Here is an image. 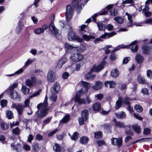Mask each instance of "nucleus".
Here are the masks:
<instances>
[{"instance_id":"1","label":"nucleus","mask_w":152,"mask_h":152,"mask_svg":"<svg viewBox=\"0 0 152 152\" xmlns=\"http://www.w3.org/2000/svg\"><path fill=\"white\" fill-rule=\"evenodd\" d=\"M48 99L46 97L43 103H40L37 106L38 110L35 114V115L38 118H41L46 116L48 113L49 107H48Z\"/></svg>"},{"instance_id":"2","label":"nucleus","mask_w":152,"mask_h":152,"mask_svg":"<svg viewBox=\"0 0 152 152\" xmlns=\"http://www.w3.org/2000/svg\"><path fill=\"white\" fill-rule=\"evenodd\" d=\"M65 47L66 50L69 53H73L75 50L77 51L81 52L86 49L85 46L83 45H80L79 47H78V46L71 45L67 43H65Z\"/></svg>"},{"instance_id":"3","label":"nucleus","mask_w":152,"mask_h":152,"mask_svg":"<svg viewBox=\"0 0 152 152\" xmlns=\"http://www.w3.org/2000/svg\"><path fill=\"white\" fill-rule=\"evenodd\" d=\"M137 42L138 41L137 40H135L131 42L129 45H120L118 46L115 49L113 50L112 52L114 53L116 51L119 50L121 48H131L132 51L134 53L136 52L138 49V47L137 45H136L134 46V45L137 44Z\"/></svg>"},{"instance_id":"4","label":"nucleus","mask_w":152,"mask_h":152,"mask_svg":"<svg viewBox=\"0 0 152 152\" xmlns=\"http://www.w3.org/2000/svg\"><path fill=\"white\" fill-rule=\"evenodd\" d=\"M60 89V85L57 82L55 83L51 88L50 91L52 95L50 98L51 100L55 101L57 98V96L56 94Z\"/></svg>"},{"instance_id":"5","label":"nucleus","mask_w":152,"mask_h":152,"mask_svg":"<svg viewBox=\"0 0 152 152\" xmlns=\"http://www.w3.org/2000/svg\"><path fill=\"white\" fill-rule=\"evenodd\" d=\"M67 38L69 41H72L75 40L78 42L83 41L82 38L79 37L77 35L72 31H69L67 34Z\"/></svg>"},{"instance_id":"6","label":"nucleus","mask_w":152,"mask_h":152,"mask_svg":"<svg viewBox=\"0 0 152 152\" xmlns=\"http://www.w3.org/2000/svg\"><path fill=\"white\" fill-rule=\"evenodd\" d=\"M49 29L50 32L55 35L57 39H61V35L58 32V29L55 27L54 23L52 21L49 25Z\"/></svg>"},{"instance_id":"7","label":"nucleus","mask_w":152,"mask_h":152,"mask_svg":"<svg viewBox=\"0 0 152 152\" xmlns=\"http://www.w3.org/2000/svg\"><path fill=\"white\" fill-rule=\"evenodd\" d=\"M83 90L81 89L79 90L76 94L75 99V102L78 103L79 104H85L86 103V101L84 99H81L80 96L84 94Z\"/></svg>"},{"instance_id":"8","label":"nucleus","mask_w":152,"mask_h":152,"mask_svg":"<svg viewBox=\"0 0 152 152\" xmlns=\"http://www.w3.org/2000/svg\"><path fill=\"white\" fill-rule=\"evenodd\" d=\"M81 0H72V5L73 7H77V13L80 12V10L82 9V7L84 6L85 4L81 3L78 5L80 2H81Z\"/></svg>"},{"instance_id":"9","label":"nucleus","mask_w":152,"mask_h":152,"mask_svg":"<svg viewBox=\"0 0 152 152\" xmlns=\"http://www.w3.org/2000/svg\"><path fill=\"white\" fill-rule=\"evenodd\" d=\"M37 78L34 75H33L30 77V79H26L25 81V84L29 87L35 86L36 84Z\"/></svg>"},{"instance_id":"10","label":"nucleus","mask_w":152,"mask_h":152,"mask_svg":"<svg viewBox=\"0 0 152 152\" xmlns=\"http://www.w3.org/2000/svg\"><path fill=\"white\" fill-rule=\"evenodd\" d=\"M65 15L66 19L69 21L72 16L74 10L70 5L66 6Z\"/></svg>"},{"instance_id":"11","label":"nucleus","mask_w":152,"mask_h":152,"mask_svg":"<svg viewBox=\"0 0 152 152\" xmlns=\"http://www.w3.org/2000/svg\"><path fill=\"white\" fill-rule=\"evenodd\" d=\"M115 126L119 128H126V130L125 131V132L127 134L130 135L132 134V133L130 130L131 127L129 126L128 125L125 127L124 123L119 122H117L115 123Z\"/></svg>"},{"instance_id":"12","label":"nucleus","mask_w":152,"mask_h":152,"mask_svg":"<svg viewBox=\"0 0 152 152\" xmlns=\"http://www.w3.org/2000/svg\"><path fill=\"white\" fill-rule=\"evenodd\" d=\"M11 107L12 108L16 109L19 115H22L24 108L23 105L20 104H16L14 103H12Z\"/></svg>"},{"instance_id":"13","label":"nucleus","mask_w":152,"mask_h":152,"mask_svg":"<svg viewBox=\"0 0 152 152\" xmlns=\"http://www.w3.org/2000/svg\"><path fill=\"white\" fill-rule=\"evenodd\" d=\"M83 58V55L79 53L72 54L70 57V59L73 61L78 62L81 60Z\"/></svg>"},{"instance_id":"14","label":"nucleus","mask_w":152,"mask_h":152,"mask_svg":"<svg viewBox=\"0 0 152 152\" xmlns=\"http://www.w3.org/2000/svg\"><path fill=\"white\" fill-rule=\"evenodd\" d=\"M105 64V61H102L98 65H94L91 69L93 72L94 71L96 72H97L100 71L104 68V66Z\"/></svg>"},{"instance_id":"15","label":"nucleus","mask_w":152,"mask_h":152,"mask_svg":"<svg viewBox=\"0 0 152 152\" xmlns=\"http://www.w3.org/2000/svg\"><path fill=\"white\" fill-rule=\"evenodd\" d=\"M56 78V74L52 70H49L47 75V80L50 83L53 82Z\"/></svg>"},{"instance_id":"16","label":"nucleus","mask_w":152,"mask_h":152,"mask_svg":"<svg viewBox=\"0 0 152 152\" xmlns=\"http://www.w3.org/2000/svg\"><path fill=\"white\" fill-rule=\"evenodd\" d=\"M11 97L13 99L17 102H19L21 100V96L17 92L14 91L13 92L10 93Z\"/></svg>"},{"instance_id":"17","label":"nucleus","mask_w":152,"mask_h":152,"mask_svg":"<svg viewBox=\"0 0 152 152\" xmlns=\"http://www.w3.org/2000/svg\"><path fill=\"white\" fill-rule=\"evenodd\" d=\"M48 26L46 25H43L41 28H39L35 29L34 31V33L37 34H39L43 33L45 30L48 28Z\"/></svg>"},{"instance_id":"18","label":"nucleus","mask_w":152,"mask_h":152,"mask_svg":"<svg viewBox=\"0 0 152 152\" xmlns=\"http://www.w3.org/2000/svg\"><path fill=\"white\" fill-rule=\"evenodd\" d=\"M111 143L113 145H118L119 147H120L122 145V140L121 138H113L111 139Z\"/></svg>"},{"instance_id":"19","label":"nucleus","mask_w":152,"mask_h":152,"mask_svg":"<svg viewBox=\"0 0 152 152\" xmlns=\"http://www.w3.org/2000/svg\"><path fill=\"white\" fill-rule=\"evenodd\" d=\"M116 33L115 32L113 31L110 33L107 32L104 33V34H102L100 37V38L102 39L109 38L112 37L114 35H115Z\"/></svg>"},{"instance_id":"20","label":"nucleus","mask_w":152,"mask_h":152,"mask_svg":"<svg viewBox=\"0 0 152 152\" xmlns=\"http://www.w3.org/2000/svg\"><path fill=\"white\" fill-rule=\"evenodd\" d=\"M123 103V99L121 96L118 97V99L116 102L115 108L116 110H117L120 108Z\"/></svg>"},{"instance_id":"21","label":"nucleus","mask_w":152,"mask_h":152,"mask_svg":"<svg viewBox=\"0 0 152 152\" xmlns=\"http://www.w3.org/2000/svg\"><path fill=\"white\" fill-rule=\"evenodd\" d=\"M107 12H107V10L106 9H104L101 12H100L98 13L94 14L92 16V19L94 20V21L95 23L96 22V18L98 15H104L107 14Z\"/></svg>"},{"instance_id":"22","label":"nucleus","mask_w":152,"mask_h":152,"mask_svg":"<svg viewBox=\"0 0 152 152\" xmlns=\"http://www.w3.org/2000/svg\"><path fill=\"white\" fill-rule=\"evenodd\" d=\"M152 49V47L151 48H150L145 45H144L142 47L143 53L145 54H149L151 52V50Z\"/></svg>"},{"instance_id":"23","label":"nucleus","mask_w":152,"mask_h":152,"mask_svg":"<svg viewBox=\"0 0 152 152\" xmlns=\"http://www.w3.org/2000/svg\"><path fill=\"white\" fill-rule=\"evenodd\" d=\"M93 72L91 69L89 72L85 75V78L88 80H91L94 79L96 76V75L95 74L91 75Z\"/></svg>"},{"instance_id":"24","label":"nucleus","mask_w":152,"mask_h":152,"mask_svg":"<svg viewBox=\"0 0 152 152\" xmlns=\"http://www.w3.org/2000/svg\"><path fill=\"white\" fill-rule=\"evenodd\" d=\"M103 86L102 83L98 81L95 82V85L92 86V88L95 90L100 89Z\"/></svg>"},{"instance_id":"25","label":"nucleus","mask_w":152,"mask_h":152,"mask_svg":"<svg viewBox=\"0 0 152 152\" xmlns=\"http://www.w3.org/2000/svg\"><path fill=\"white\" fill-rule=\"evenodd\" d=\"M67 61V59L66 58H63L60 60L58 61L57 65L56 66V68L57 69H61L63 65Z\"/></svg>"},{"instance_id":"26","label":"nucleus","mask_w":152,"mask_h":152,"mask_svg":"<svg viewBox=\"0 0 152 152\" xmlns=\"http://www.w3.org/2000/svg\"><path fill=\"white\" fill-rule=\"evenodd\" d=\"M81 83L83 87L86 89L85 92H84V94L87 93L88 92V89L90 88V84L88 83L83 81L81 82Z\"/></svg>"},{"instance_id":"27","label":"nucleus","mask_w":152,"mask_h":152,"mask_svg":"<svg viewBox=\"0 0 152 152\" xmlns=\"http://www.w3.org/2000/svg\"><path fill=\"white\" fill-rule=\"evenodd\" d=\"M11 147L13 148L14 150L18 151V149L20 150L21 149V147L20 144L17 142H15L12 143L11 145Z\"/></svg>"},{"instance_id":"28","label":"nucleus","mask_w":152,"mask_h":152,"mask_svg":"<svg viewBox=\"0 0 152 152\" xmlns=\"http://www.w3.org/2000/svg\"><path fill=\"white\" fill-rule=\"evenodd\" d=\"M92 109L95 111H99L101 109V105L99 102H96L92 106Z\"/></svg>"},{"instance_id":"29","label":"nucleus","mask_w":152,"mask_h":152,"mask_svg":"<svg viewBox=\"0 0 152 152\" xmlns=\"http://www.w3.org/2000/svg\"><path fill=\"white\" fill-rule=\"evenodd\" d=\"M115 116L119 119H122L124 118L126 116V113L124 112H121L118 113H115Z\"/></svg>"},{"instance_id":"30","label":"nucleus","mask_w":152,"mask_h":152,"mask_svg":"<svg viewBox=\"0 0 152 152\" xmlns=\"http://www.w3.org/2000/svg\"><path fill=\"white\" fill-rule=\"evenodd\" d=\"M95 37L94 36L91 35L88 36L86 34H83L82 36V40H83L86 41H89L91 39H94Z\"/></svg>"},{"instance_id":"31","label":"nucleus","mask_w":152,"mask_h":152,"mask_svg":"<svg viewBox=\"0 0 152 152\" xmlns=\"http://www.w3.org/2000/svg\"><path fill=\"white\" fill-rule=\"evenodd\" d=\"M21 91L23 94L26 95L29 93L30 89L25 86L22 85Z\"/></svg>"},{"instance_id":"32","label":"nucleus","mask_w":152,"mask_h":152,"mask_svg":"<svg viewBox=\"0 0 152 152\" xmlns=\"http://www.w3.org/2000/svg\"><path fill=\"white\" fill-rule=\"evenodd\" d=\"M97 25L99 28V30L100 31H104L105 29V25L101 22H97Z\"/></svg>"},{"instance_id":"33","label":"nucleus","mask_w":152,"mask_h":152,"mask_svg":"<svg viewBox=\"0 0 152 152\" xmlns=\"http://www.w3.org/2000/svg\"><path fill=\"white\" fill-rule=\"evenodd\" d=\"M138 82L141 84L147 83L146 81L143 77H141L140 76H138L137 77Z\"/></svg>"},{"instance_id":"34","label":"nucleus","mask_w":152,"mask_h":152,"mask_svg":"<svg viewBox=\"0 0 152 152\" xmlns=\"http://www.w3.org/2000/svg\"><path fill=\"white\" fill-rule=\"evenodd\" d=\"M118 71L117 69H114L112 71L111 75L113 77L116 78L118 76Z\"/></svg>"},{"instance_id":"35","label":"nucleus","mask_w":152,"mask_h":152,"mask_svg":"<svg viewBox=\"0 0 152 152\" xmlns=\"http://www.w3.org/2000/svg\"><path fill=\"white\" fill-rule=\"evenodd\" d=\"M35 60V59L34 58H29L28 59L26 62L25 63V65L23 66V67H27L29 65L31 64L34 62Z\"/></svg>"},{"instance_id":"36","label":"nucleus","mask_w":152,"mask_h":152,"mask_svg":"<svg viewBox=\"0 0 152 152\" xmlns=\"http://www.w3.org/2000/svg\"><path fill=\"white\" fill-rule=\"evenodd\" d=\"M80 140L81 143L85 145L88 143V139L86 137L83 136L80 138Z\"/></svg>"},{"instance_id":"37","label":"nucleus","mask_w":152,"mask_h":152,"mask_svg":"<svg viewBox=\"0 0 152 152\" xmlns=\"http://www.w3.org/2000/svg\"><path fill=\"white\" fill-rule=\"evenodd\" d=\"M126 15H127L128 17V19L130 21V23L129 25H128V27H131L133 26L132 25V16L131 15L129 14L127 12H126Z\"/></svg>"},{"instance_id":"38","label":"nucleus","mask_w":152,"mask_h":152,"mask_svg":"<svg viewBox=\"0 0 152 152\" xmlns=\"http://www.w3.org/2000/svg\"><path fill=\"white\" fill-rule=\"evenodd\" d=\"M135 59L137 63H141L143 61V58L142 56L139 54H137L136 56Z\"/></svg>"},{"instance_id":"39","label":"nucleus","mask_w":152,"mask_h":152,"mask_svg":"<svg viewBox=\"0 0 152 152\" xmlns=\"http://www.w3.org/2000/svg\"><path fill=\"white\" fill-rule=\"evenodd\" d=\"M81 117L87 119L88 117V112L86 110H84L81 112Z\"/></svg>"},{"instance_id":"40","label":"nucleus","mask_w":152,"mask_h":152,"mask_svg":"<svg viewBox=\"0 0 152 152\" xmlns=\"http://www.w3.org/2000/svg\"><path fill=\"white\" fill-rule=\"evenodd\" d=\"M135 99H132L130 98L127 97H126L124 98V100H123V103H124L125 104L128 105L130 104V101H132L135 100Z\"/></svg>"},{"instance_id":"41","label":"nucleus","mask_w":152,"mask_h":152,"mask_svg":"<svg viewBox=\"0 0 152 152\" xmlns=\"http://www.w3.org/2000/svg\"><path fill=\"white\" fill-rule=\"evenodd\" d=\"M114 19L115 21L117 23L119 24H121L124 22V19L119 16H117L114 18Z\"/></svg>"},{"instance_id":"42","label":"nucleus","mask_w":152,"mask_h":152,"mask_svg":"<svg viewBox=\"0 0 152 152\" xmlns=\"http://www.w3.org/2000/svg\"><path fill=\"white\" fill-rule=\"evenodd\" d=\"M87 26L86 25L83 24L81 25L80 28V29L79 30L80 32V33L81 34H83L86 32V30L85 29V28Z\"/></svg>"},{"instance_id":"43","label":"nucleus","mask_w":152,"mask_h":152,"mask_svg":"<svg viewBox=\"0 0 152 152\" xmlns=\"http://www.w3.org/2000/svg\"><path fill=\"white\" fill-rule=\"evenodd\" d=\"M53 150L56 152H59L61 149V146L58 144L56 143L53 147Z\"/></svg>"},{"instance_id":"44","label":"nucleus","mask_w":152,"mask_h":152,"mask_svg":"<svg viewBox=\"0 0 152 152\" xmlns=\"http://www.w3.org/2000/svg\"><path fill=\"white\" fill-rule=\"evenodd\" d=\"M22 23L20 22H19V23L17 26L16 30V32L18 34H19L20 32L22 27H23Z\"/></svg>"},{"instance_id":"45","label":"nucleus","mask_w":152,"mask_h":152,"mask_svg":"<svg viewBox=\"0 0 152 152\" xmlns=\"http://www.w3.org/2000/svg\"><path fill=\"white\" fill-rule=\"evenodd\" d=\"M132 129L133 130L138 134H139L140 132V129L139 126L136 125L132 126Z\"/></svg>"},{"instance_id":"46","label":"nucleus","mask_w":152,"mask_h":152,"mask_svg":"<svg viewBox=\"0 0 152 152\" xmlns=\"http://www.w3.org/2000/svg\"><path fill=\"white\" fill-rule=\"evenodd\" d=\"M79 137V133L77 132H75L73 135L71 137V139L73 140H76Z\"/></svg>"},{"instance_id":"47","label":"nucleus","mask_w":152,"mask_h":152,"mask_svg":"<svg viewBox=\"0 0 152 152\" xmlns=\"http://www.w3.org/2000/svg\"><path fill=\"white\" fill-rule=\"evenodd\" d=\"M70 119V116L69 115H66L60 121L63 123H65L68 122Z\"/></svg>"},{"instance_id":"48","label":"nucleus","mask_w":152,"mask_h":152,"mask_svg":"<svg viewBox=\"0 0 152 152\" xmlns=\"http://www.w3.org/2000/svg\"><path fill=\"white\" fill-rule=\"evenodd\" d=\"M102 136V133L100 131L96 132L94 134V137L96 139H98L101 138Z\"/></svg>"},{"instance_id":"49","label":"nucleus","mask_w":152,"mask_h":152,"mask_svg":"<svg viewBox=\"0 0 152 152\" xmlns=\"http://www.w3.org/2000/svg\"><path fill=\"white\" fill-rule=\"evenodd\" d=\"M6 115L9 119H11L13 117V113L11 110H9L7 111Z\"/></svg>"},{"instance_id":"50","label":"nucleus","mask_w":152,"mask_h":152,"mask_svg":"<svg viewBox=\"0 0 152 152\" xmlns=\"http://www.w3.org/2000/svg\"><path fill=\"white\" fill-rule=\"evenodd\" d=\"M134 109L138 112H141L143 110L141 106L139 105H136L134 106Z\"/></svg>"},{"instance_id":"51","label":"nucleus","mask_w":152,"mask_h":152,"mask_svg":"<svg viewBox=\"0 0 152 152\" xmlns=\"http://www.w3.org/2000/svg\"><path fill=\"white\" fill-rule=\"evenodd\" d=\"M87 120V119H85V118L81 116L79 117L78 119V121L80 125H83L84 124V121H86Z\"/></svg>"},{"instance_id":"52","label":"nucleus","mask_w":152,"mask_h":152,"mask_svg":"<svg viewBox=\"0 0 152 152\" xmlns=\"http://www.w3.org/2000/svg\"><path fill=\"white\" fill-rule=\"evenodd\" d=\"M40 149V147L38 144H36L33 146V150L35 152L38 151Z\"/></svg>"},{"instance_id":"53","label":"nucleus","mask_w":152,"mask_h":152,"mask_svg":"<svg viewBox=\"0 0 152 152\" xmlns=\"http://www.w3.org/2000/svg\"><path fill=\"white\" fill-rule=\"evenodd\" d=\"M1 128L4 130H7L9 127V125L4 123H1Z\"/></svg>"},{"instance_id":"54","label":"nucleus","mask_w":152,"mask_h":152,"mask_svg":"<svg viewBox=\"0 0 152 152\" xmlns=\"http://www.w3.org/2000/svg\"><path fill=\"white\" fill-rule=\"evenodd\" d=\"M117 10L114 9L110 10V15L112 16H115L117 14Z\"/></svg>"},{"instance_id":"55","label":"nucleus","mask_w":152,"mask_h":152,"mask_svg":"<svg viewBox=\"0 0 152 152\" xmlns=\"http://www.w3.org/2000/svg\"><path fill=\"white\" fill-rule=\"evenodd\" d=\"M106 29L109 31H111L113 30L114 26L113 25L111 24L107 25L105 27Z\"/></svg>"},{"instance_id":"56","label":"nucleus","mask_w":152,"mask_h":152,"mask_svg":"<svg viewBox=\"0 0 152 152\" xmlns=\"http://www.w3.org/2000/svg\"><path fill=\"white\" fill-rule=\"evenodd\" d=\"M151 132V129L148 128H145L143 130V134L145 135H148Z\"/></svg>"},{"instance_id":"57","label":"nucleus","mask_w":152,"mask_h":152,"mask_svg":"<svg viewBox=\"0 0 152 152\" xmlns=\"http://www.w3.org/2000/svg\"><path fill=\"white\" fill-rule=\"evenodd\" d=\"M30 104V99H27L24 101V104L23 105L24 107H26L29 106Z\"/></svg>"},{"instance_id":"58","label":"nucleus","mask_w":152,"mask_h":152,"mask_svg":"<svg viewBox=\"0 0 152 152\" xmlns=\"http://www.w3.org/2000/svg\"><path fill=\"white\" fill-rule=\"evenodd\" d=\"M12 132L14 134L18 135L20 133V129L18 127H16L15 129L12 130Z\"/></svg>"},{"instance_id":"59","label":"nucleus","mask_w":152,"mask_h":152,"mask_svg":"<svg viewBox=\"0 0 152 152\" xmlns=\"http://www.w3.org/2000/svg\"><path fill=\"white\" fill-rule=\"evenodd\" d=\"M41 89L38 90V91H37L36 92L34 93L31 95L29 97V98H32L33 97H35V96H36L38 95L39 94H40V93L41 92Z\"/></svg>"},{"instance_id":"60","label":"nucleus","mask_w":152,"mask_h":152,"mask_svg":"<svg viewBox=\"0 0 152 152\" xmlns=\"http://www.w3.org/2000/svg\"><path fill=\"white\" fill-rule=\"evenodd\" d=\"M17 85H18L17 83H14L9 88L10 92H12L14 91H13V89L15 88L17 86Z\"/></svg>"},{"instance_id":"61","label":"nucleus","mask_w":152,"mask_h":152,"mask_svg":"<svg viewBox=\"0 0 152 152\" xmlns=\"http://www.w3.org/2000/svg\"><path fill=\"white\" fill-rule=\"evenodd\" d=\"M1 105L2 107L6 106L7 105V101L5 99H3L1 101Z\"/></svg>"},{"instance_id":"62","label":"nucleus","mask_w":152,"mask_h":152,"mask_svg":"<svg viewBox=\"0 0 152 152\" xmlns=\"http://www.w3.org/2000/svg\"><path fill=\"white\" fill-rule=\"evenodd\" d=\"M51 118H48L45 120L43 122V125H45L48 124L50 121Z\"/></svg>"},{"instance_id":"63","label":"nucleus","mask_w":152,"mask_h":152,"mask_svg":"<svg viewBox=\"0 0 152 152\" xmlns=\"http://www.w3.org/2000/svg\"><path fill=\"white\" fill-rule=\"evenodd\" d=\"M141 92L144 94L147 95L148 94V89L145 88H143L141 90Z\"/></svg>"},{"instance_id":"64","label":"nucleus","mask_w":152,"mask_h":152,"mask_svg":"<svg viewBox=\"0 0 152 152\" xmlns=\"http://www.w3.org/2000/svg\"><path fill=\"white\" fill-rule=\"evenodd\" d=\"M147 76L148 77L152 79V71L150 70H148L147 71Z\"/></svg>"}]
</instances>
